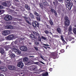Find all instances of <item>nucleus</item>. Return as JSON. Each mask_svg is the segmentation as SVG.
<instances>
[{
  "label": "nucleus",
  "instance_id": "13d9d810",
  "mask_svg": "<svg viewBox=\"0 0 76 76\" xmlns=\"http://www.w3.org/2000/svg\"><path fill=\"white\" fill-rule=\"evenodd\" d=\"M53 4L54 5H55V1H53Z\"/></svg>",
  "mask_w": 76,
  "mask_h": 76
},
{
  "label": "nucleus",
  "instance_id": "de8ad7c7",
  "mask_svg": "<svg viewBox=\"0 0 76 76\" xmlns=\"http://www.w3.org/2000/svg\"><path fill=\"white\" fill-rule=\"evenodd\" d=\"M34 49L36 50V51H38V48L36 47H34Z\"/></svg>",
  "mask_w": 76,
  "mask_h": 76
},
{
  "label": "nucleus",
  "instance_id": "0eeeda50",
  "mask_svg": "<svg viewBox=\"0 0 76 76\" xmlns=\"http://www.w3.org/2000/svg\"><path fill=\"white\" fill-rule=\"evenodd\" d=\"M14 38V36L13 35H10L7 37H6L5 38L7 40L9 41V40H12Z\"/></svg>",
  "mask_w": 76,
  "mask_h": 76
},
{
  "label": "nucleus",
  "instance_id": "4468645a",
  "mask_svg": "<svg viewBox=\"0 0 76 76\" xmlns=\"http://www.w3.org/2000/svg\"><path fill=\"white\" fill-rule=\"evenodd\" d=\"M8 67L9 70H15V67L14 66L9 65Z\"/></svg>",
  "mask_w": 76,
  "mask_h": 76
},
{
  "label": "nucleus",
  "instance_id": "ea45409f",
  "mask_svg": "<svg viewBox=\"0 0 76 76\" xmlns=\"http://www.w3.org/2000/svg\"><path fill=\"white\" fill-rule=\"evenodd\" d=\"M46 26L47 28H48V29H50V26L48 25H46Z\"/></svg>",
  "mask_w": 76,
  "mask_h": 76
},
{
  "label": "nucleus",
  "instance_id": "c85d7f7f",
  "mask_svg": "<svg viewBox=\"0 0 76 76\" xmlns=\"http://www.w3.org/2000/svg\"><path fill=\"white\" fill-rule=\"evenodd\" d=\"M39 5L40 7H41V8L42 9H43V5H42V4L41 3L40 4H39Z\"/></svg>",
  "mask_w": 76,
  "mask_h": 76
},
{
  "label": "nucleus",
  "instance_id": "2eb2a0df",
  "mask_svg": "<svg viewBox=\"0 0 76 76\" xmlns=\"http://www.w3.org/2000/svg\"><path fill=\"white\" fill-rule=\"evenodd\" d=\"M29 37L32 40H34V39H36V38L35 37V36L33 34H31L29 35Z\"/></svg>",
  "mask_w": 76,
  "mask_h": 76
},
{
  "label": "nucleus",
  "instance_id": "37998d69",
  "mask_svg": "<svg viewBox=\"0 0 76 76\" xmlns=\"http://www.w3.org/2000/svg\"><path fill=\"white\" fill-rule=\"evenodd\" d=\"M4 13V12H3V10H0V13Z\"/></svg>",
  "mask_w": 76,
  "mask_h": 76
},
{
  "label": "nucleus",
  "instance_id": "603ef678",
  "mask_svg": "<svg viewBox=\"0 0 76 76\" xmlns=\"http://www.w3.org/2000/svg\"><path fill=\"white\" fill-rule=\"evenodd\" d=\"M40 58L42 59V60H44V58H43V57L42 56H40Z\"/></svg>",
  "mask_w": 76,
  "mask_h": 76
},
{
  "label": "nucleus",
  "instance_id": "338daca9",
  "mask_svg": "<svg viewBox=\"0 0 76 76\" xmlns=\"http://www.w3.org/2000/svg\"><path fill=\"white\" fill-rule=\"evenodd\" d=\"M29 44H31V43L29 42Z\"/></svg>",
  "mask_w": 76,
  "mask_h": 76
},
{
  "label": "nucleus",
  "instance_id": "ddd939ff",
  "mask_svg": "<svg viewBox=\"0 0 76 76\" xmlns=\"http://www.w3.org/2000/svg\"><path fill=\"white\" fill-rule=\"evenodd\" d=\"M5 29H12L13 28V27L11 25H7L4 27Z\"/></svg>",
  "mask_w": 76,
  "mask_h": 76
},
{
  "label": "nucleus",
  "instance_id": "3c124183",
  "mask_svg": "<svg viewBox=\"0 0 76 76\" xmlns=\"http://www.w3.org/2000/svg\"><path fill=\"white\" fill-rule=\"evenodd\" d=\"M38 63H39L38 62H37L34 63V64H37V65H38Z\"/></svg>",
  "mask_w": 76,
  "mask_h": 76
},
{
  "label": "nucleus",
  "instance_id": "cd10ccee",
  "mask_svg": "<svg viewBox=\"0 0 76 76\" xmlns=\"http://www.w3.org/2000/svg\"><path fill=\"white\" fill-rule=\"evenodd\" d=\"M38 41H39V42H41V38L40 37V36H39L38 37Z\"/></svg>",
  "mask_w": 76,
  "mask_h": 76
},
{
  "label": "nucleus",
  "instance_id": "423d86ee",
  "mask_svg": "<svg viewBox=\"0 0 76 76\" xmlns=\"http://www.w3.org/2000/svg\"><path fill=\"white\" fill-rule=\"evenodd\" d=\"M13 52H14V51L12 50H10L9 52V53L10 54V57L11 58H15V55L13 53Z\"/></svg>",
  "mask_w": 76,
  "mask_h": 76
},
{
  "label": "nucleus",
  "instance_id": "e433bc0d",
  "mask_svg": "<svg viewBox=\"0 0 76 76\" xmlns=\"http://www.w3.org/2000/svg\"><path fill=\"white\" fill-rule=\"evenodd\" d=\"M60 52L61 53H63L64 52V49H62L60 50Z\"/></svg>",
  "mask_w": 76,
  "mask_h": 76
},
{
  "label": "nucleus",
  "instance_id": "7c9ffc66",
  "mask_svg": "<svg viewBox=\"0 0 76 76\" xmlns=\"http://www.w3.org/2000/svg\"><path fill=\"white\" fill-rule=\"evenodd\" d=\"M49 23L50 24L51 26L53 25V21L50 20L49 21Z\"/></svg>",
  "mask_w": 76,
  "mask_h": 76
},
{
  "label": "nucleus",
  "instance_id": "bb28decb",
  "mask_svg": "<svg viewBox=\"0 0 76 76\" xmlns=\"http://www.w3.org/2000/svg\"><path fill=\"white\" fill-rule=\"evenodd\" d=\"M33 33L35 35H36V36H39V34H38L35 31L33 32Z\"/></svg>",
  "mask_w": 76,
  "mask_h": 76
},
{
  "label": "nucleus",
  "instance_id": "9b49d317",
  "mask_svg": "<svg viewBox=\"0 0 76 76\" xmlns=\"http://www.w3.org/2000/svg\"><path fill=\"white\" fill-rule=\"evenodd\" d=\"M10 34V30H4L3 31V34L4 35H7Z\"/></svg>",
  "mask_w": 76,
  "mask_h": 76
},
{
  "label": "nucleus",
  "instance_id": "774afa93",
  "mask_svg": "<svg viewBox=\"0 0 76 76\" xmlns=\"http://www.w3.org/2000/svg\"><path fill=\"white\" fill-rule=\"evenodd\" d=\"M74 26L75 27H76V25H75Z\"/></svg>",
  "mask_w": 76,
  "mask_h": 76
},
{
  "label": "nucleus",
  "instance_id": "49530a36",
  "mask_svg": "<svg viewBox=\"0 0 76 76\" xmlns=\"http://www.w3.org/2000/svg\"><path fill=\"white\" fill-rule=\"evenodd\" d=\"M58 0L59 2H61V3H62V2H63V0Z\"/></svg>",
  "mask_w": 76,
  "mask_h": 76
},
{
  "label": "nucleus",
  "instance_id": "6e6552de",
  "mask_svg": "<svg viewBox=\"0 0 76 76\" xmlns=\"http://www.w3.org/2000/svg\"><path fill=\"white\" fill-rule=\"evenodd\" d=\"M73 6V3L71 2H69L66 4V7L68 8L69 10H70Z\"/></svg>",
  "mask_w": 76,
  "mask_h": 76
},
{
  "label": "nucleus",
  "instance_id": "b1692460",
  "mask_svg": "<svg viewBox=\"0 0 76 76\" xmlns=\"http://www.w3.org/2000/svg\"><path fill=\"white\" fill-rule=\"evenodd\" d=\"M61 40H62V41L64 43H66V41H65V40H64V38H63V36L61 35Z\"/></svg>",
  "mask_w": 76,
  "mask_h": 76
},
{
  "label": "nucleus",
  "instance_id": "4d7b16f0",
  "mask_svg": "<svg viewBox=\"0 0 76 76\" xmlns=\"http://www.w3.org/2000/svg\"><path fill=\"white\" fill-rule=\"evenodd\" d=\"M0 76H4V75L3 74H0Z\"/></svg>",
  "mask_w": 76,
  "mask_h": 76
},
{
  "label": "nucleus",
  "instance_id": "39448f33",
  "mask_svg": "<svg viewBox=\"0 0 76 76\" xmlns=\"http://www.w3.org/2000/svg\"><path fill=\"white\" fill-rule=\"evenodd\" d=\"M4 19L6 21H9L12 19V17L10 15H6Z\"/></svg>",
  "mask_w": 76,
  "mask_h": 76
},
{
  "label": "nucleus",
  "instance_id": "052dcab7",
  "mask_svg": "<svg viewBox=\"0 0 76 76\" xmlns=\"http://www.w3.org/2000/svg\"><path fill=\"white\" fill-rule=\"evenodd\" d=\"M29 57L30 58H31V57H32V56H29Z\"/></svg>",
  "mask_w": 76,
  "mask_h": 76
},
{
  "label": "nucleus",
  "instance_id": "4be33fe9",
  "mask_svg": "<svg viewBox=\"0 0 76 76\" xmlns=\"http://www.w3.org/2000/svg\"><path fill=\"white\" fill-rule=\"evenodd\" d=\"M25 7L26 9H27L28 10H30V7L29 6H28V5H25Z\"/></svg>",
  "mask_w": 76,
  "mask_h": 76
},
{
  "label": "nucleus",
  "instance_id": "09e8293b",
  "mask_svg": "<svg viewBox=\"0 0 76 76\" xmlns=\"http://www.w3.org/2000/svg\"><path fill=\"white\" fill-rule=\"evenodd\" d=\"M43 45H45V46H50L49 45H47V44H43Z\"/></svg>",
  "mask_w": 76,
  "mask_h": 76
},
{
  "label": "nucleus",
  "instance_id": "864d4df0",
  "mask_svg": "<svg viewBox=\"0 0 76 76\" xmlns=\"http://www.w3.org/2000/svg\"><path fill=\"white\" fill-rule=\"evenodd\" d=\"M49 70L50 72H51L52 70H53V69L52 68H50L49 69Z\"/></svg>",
  "mask_w": 76,
  "mask_h": 76
},
{
  "label": "nucleus",
  "instance_id": "1a4fd4ad",
  "mask_svg": "<svg viewBox=\"0 0 76 76\" xmlns=\"http://www.w3.org/2000/svg\"><path fill=\"white\" fill-rule=\"evenodd\" d=\"M72 26H70L69 27L68 35H70L71 34H73V33L72 32Z\"/></svg>",
  "mask_w": 76,
  "mask_h": 76
},
{
  "label": "nucleus",
  "instance_id": "f257e3e1",
  "mask_svg": "<svg viewBox=\"0 0 76 76\" xmlns=\"http://www.w3.org/2000/svg\"><path fill=\"white\" fill-rule=\"evenodd\" d=\"M9 47L11 49H12L13 51L15 52L17 54H20L21 53V52L20 50L15 48V46H14V45H13V43H11V44Z\"/></svg>",
  "mask_w": 76,
  "mask_h": 76
},
{
  "label": "nucleus",
  "instance_id": "a878e982",
  "mask_svg": "<svg viewBox=\"0 0 76 76\" xmlns=\"http://www.w3.org/2000/svg\"><path fill=\"white\" fill-rule=\"evenodd\" d=\"M2 5L4 6H7L8 4H7L6 3V2H3L2 3Z\"/></svg>",
  "mask_w": 76,
  "mask_h": 76
},
{
  "label": "nucleus",
  "instance_id": "69168bd1",
  "mask_svg": "<svg viewBox=\"0 0 76 76\" xmlns=\"http://www.w3.org/2000/svg\"><path fill=\"white\" fill-rule=\"evenodd\" d=\"M74 1L75 2V3H76V0H74Z\"/></svg>",
  "mask_w": 76,
  "mask_h": 76
},
{
  "label": "nucleus",
  "instance_id": "473e14b6",
  "mask_svg": "<svg viewBox=\"0 0 76 76\" xmlns=\"http://www.w3.org/2000/svg\"><path fill=\"white\" fill-rule=\"evenodd\" d=\"M70 0H65V3H70Z\"/></svg>",
  "mask_w": 76,
  "mask_h": 76
},
{
  "label": "nucleus",
  "instance_id": "bf43d9fd",
  "mask_svg": "<svg viewBox=\"0 0 76 76\" xmlns=\"http://www.w3.org/2000/svg\"><path fill=\"white\" fill-rule=\"evenodd\" d=\"M75 41H72V43H75Z\"/></svg>",
  "mask_w": 76,
  "mask_h": 76
},
{
  "label": "nucleus",
  "instance_id": "e2e57ef3",
  "mask_svg": "<svg viewBox=\"0 0 76 76\" xmlns=\"http://www.w3.org/2000/svg\"><path fill=\"white\" fill-rule=\"evenodd\" d=\"M10 59H7V61H10Z\"/></svg>",
  "mask_w": 76,
  "mask_h": 76
},
{
  "label": "nucleus",
  "instance_id": "a211bd4d",
  "mask_svg": "<svg viewBox=\"0 0 76 76\" xmlns=\"http://www.w3.org/2000/svg\"><path fill=\"white\" fill-rule=\"evenodd\" d=\"M31 67L33 70H36L37 69V66L35 65H33L31 66Z\"/></svg>",
  "mask_w": 76,
  "mask_h": 76
},
{
  "label": "nucleus",
  "instance_id": "412c9836",
  "mask_svg": "<svg viewBox=\"0 0 76 76\" xmlns=\"http://www.w3.org/2000/svg\"><path fill=\"white\" fill-rule=\"evenodd\" d=\"M0 52L1 54H3V53H4V49L3 48H0Z\"/></svg>",
  "mask_w": 76,
  "mask_h": 76
},
{
  "label": "nucleus",
  "instance_id": "9d476101",
  "mask_svg": "<svg viewBox=\"0 0 76 76\" xmlns=\"http://www.w3.org/2000/svg\"><path fill=\"white\" fill-rule=\"evenodd\" d=\"M23 66V63L22 61L19 62L17 64V66L20 68H22Z\"/></svg>",
  "mask_w": 76,
  "mask_h": 76
},
{
  "label": "nucleus",
  "instance_id": "a19ab883",
  "mask_svg": "<svg viewBox=\"0 0 76 76\" xmlns=\"http://www.w3.org/2000/svg\"><path fill=\"white\" fill-rule=\"evenodd\" d=\"M54 10H53V9H51L50 11L51 12H52V13H54Z\"/></svg>",
  "mask_w": 76,
  "mask_h": 76
},
{
  "label": "nucleus",
  "instance_id": "7ed1b4c3",
  "mask_svg": "<svg viewBox=\"0 0 76 76\" xmlns=\"http://www.w3.org/2000/svg\"><path fill=\"white\" fill-rule=\"evenodd\" d=\"M64 19L65 20L64 22L65 26H69L70 25V21H69L68 17L67 16L65 17Z\"/></svg>",
  "mask_w": 76,
  "mask_h": 76
},
{
  "label": "nucleus",
  "instance_id": "5701e85b",
  "mask_svg": "<svg viewBox=\"0 0 76 76\" xmlns=\"http://www.w3.org/2000/svg\"><path fill=\"white\" fill-rule=\"evenodd\" d=\"M30 16L31 19H34V15L32 13H30Z\"/></svg>",
  "mask_w": 76,
  "mask_h": 76
},
{
  "label": "nucleus",
  "instance_id": "0e129e2a",
  "mask_svg": "<svg viewBox=\"0 0 76 76\" xmlns=\"http://www.w3.org/2000/svg\"><path fill=\"white\" fill-rule=\"evenodd\" d=\"M51 63H50L49 64V65H50V66H51Z\"/></svg>",
  "mask_w": 76,
  "mask_h": 76
},
{
  "label": "nucleus",
  "instance_id": "c756f323",
  "mask_svg": "<svg viewBox=\"0 0 76 76\" xmlns=\"http://www.w3.org/2000/svg\"><path fill=\"white\" fill-rule=\"evenodd\" d=\"M36 19H37V20H38V21H40L41 20V18H40V17H37Z\"/></svg>",
  "mask_w": 76,
  "mask_h": 76
},
{
  "label": "nucleus",
  "instance_id": "dca6fc26",
  "mask_svg": "<svg viewBox=\"0 0 76 76\" xmlns=\"http://www.w3.org/2000/svg\"><path fill=\"white\" fill-rule=\"evenodd\" d=\"M0 69L2 71V72H6L7 70L6 68L4 67H1L0 68Z\"/></svg>",
  "mask_w": 76,
  "mask_h": 76
},
{
  "label": "nucleus",
  "instance_id": "20e7f679",
  "mask_svg": "<svg viewBox=\"0 0 76 76\" xmlns=\"http://www.w3.org/2000/svg\"><path fill=\"white\" fill-rule=\"evenodd\" d=\"M32 25L34 28H37H37H39V23L38 21H35L34 22H33L32 23Z\"/></svg>",
  "mask_w": 76,
  "mask_h": 76
},
{
  "label": "nucleus",
  "instance_id": "f8f14e48",
  "mask_svg": "<svg viewBox=\"0 0 76 76\" xmlns=\"http://www.w3.org/2000/svg\"><path fill=\"white\" fill-rule=\"evenodd\" d=\"M20 50L23 51H26L27 50V48L26 46H22L20 48Z\"/></svg>",
  "mask_w": 76,
  "mask_h": 76
},
{
  "label": "nucleus",
  "instance_id": "79ce46f5",
  "mask_svg": "<svg viewBox=\"0 0 76 76\" xmlns=\"http://www.w3.org/2000/svg\"><path fill=\"white\" fill-rule=\"evenodd\" d=\"M69 39H71V40H72V39H73V37H72L70 35L69 36Z\"/></svg>",
  "mask_w": 76,
  "mask_h": 76
},
{
  "label": "nucleus",
  "instance_id": "c03bdc74",
  "mask_svg": "<svg viewBox=\"0 0 76 76\" xmlns=\"http://www.w3.org/2000/svg\"><path fill=\"white\" fill-rule=\"evenodd\" d=\"M39 62L41 63H42V64H43L45 65V63H44L42 61H39Z\"/></svg>",
  "mask_w": 76,
  "mask_h": 76
},
{
  "label": "nucleus",
  "instance_id": "aec40b11",
  "mask_svg": "<svg viewBox=\"0 0 76 76\" xmlns=\"http://www.w3.org/2000/svg\"><path fill=\"white\" fill-rule=\"evenodd\" d=\"M43 5L45 6H48L49 4L48 3H47V2L45 1V2H43Z\"/></svg>",
  "mask_w": 76,
  "mask_h": 76
},
{
  "label": "nucleus",
  "instance_id": "680f3d73",
  "mask_svg": "<svg viewBox=\"0 0 76 76\" xmlns=\"http://www.w3.org/2000/svg\"><path fill=\"white\" fill-rule=\"evenodd\" d=\"M50 35H52V33H51V32H50Z\"/></svg>",
  "mask_w": 76,
  "mask_h": 76
},
{
  "label": "nucleus",
  "instance_id": "f03ea898",
  "mask_svg": "<svg viewBox=\"0 0 76 76\" xmlns=\"http://www.w3.org/2000/svg\"><path fill=\"white\" fill-rule=\"evenodd\" d=\"M23 61L25 62L26 65L27 66H29L31 64H32L31 62L30 61H29V59L27 57H25L23 59Z\"/></svg>",
  "mask_w": 76,
  "mask_h": 76
},
{
  "label": "nucleus",
  "instance_id": "f704fd0d",
  "mask_svg": "<svg viewBox=\"0 0 76 76\" xmlns=\"http://www.w3.org/2000/svg\"><path fill=\"white\" fill-rule=\"evenodd\" d=\"M44 32H45V34H48V33H49V31H48V30H45L44 31Z\"/></svg>",
  "mask_w": 76,
  "mask_h": 76
},
{
  "label": "nucleus",
  "instance_id": "c9c22d12",
  "mask_svg": "<svg viewBox=\"0 0 76 76\" xmlns=\"http://www.w3.org/2000/svg\"><path fill=\"white\" fill-rule=\"evenodd\" d=\"M73 31L75 34H76V28H75L73 29Z\"/></svg>",
  "mask_w": 76,
  "mask_h": 76
},
{
  "label": "nucleus",
  "instance_id": "58836bf2",
  "mask_svg": "<svg viewBox=\"0 0 76 76\" xmlns=\"http://www.w3.org/2000/svg\"><path fill=\"white\" fill-rule=\"evenodd\" d=\"M54 15L55 16H57V12L55 10H54Z\"/></svg>",
  "mask_w": 76,
  "mask_h": 76
},
{
  "label": "nucleus",
  "instance_id": "6ab92c4d",
  "mask_svg": "<svg viewBox=\"0 0 76 76\" xmlns=\"http://www.w3.org/2000/svg\"><path fill=\"white\" fill-rule=\"evenodd\" d=\"M42 75L43 76H46L48 75V72H46L45 73L43 72L42 74Z\"/></svg>",
  "mask_w": 76,
  "mask_h": 76
},
{
  "label": "nucleus",
  "instance_id": "72a5a7b5",
  "mask_svg": "<svg viewBox=\"0 0 76 76\" xmlns=\"http://www.w3.org/2000/svg\"><path fill=\"white\" fill-rule=\"evenodd\" d=\"M43 47L45 48L46 50H47V48H50V47H49L48 46H43Z\"/></svg>",
  "mask_w": 76,
  "mask_h": 76
},
{
  "label": "nucleus",
  "instance_id": "2f4dec72",
  "mask_svg": "<svg viewBox=\"0 0 76 76\" xmlns=\"http://www.w3.org/2000/svg\"><path fill=\"white\" fill-rule=\"evenodd\" d=\"M34 14L36 15V16H39V14L36 11H34Z\"/></svg>",
  "mask_w": 76,
  "mask_h": 76
},
{
  "label": "nucleus",
  "instance_id": "6e6d98bb",
  "mask_svg": "<svg viewBox=\"0 0 76 76\" xmlns=\"http://www.w3.org/2000/svg\"><path fill=\"white\" fill-rule=\"evenodd\" d=\"M23 18H24V19H27V18H26V16H24L23 17Z\"/></svg>",
  "mask_w": 76,
  "mask_h": 76
},
{
  "label": "nucleus",
  "instance_id": "8fccbe9b",
  "mask_svg": "<svg viewBox=\"0 0 76 76\" xmlns=\"http://www.w3.org/2000/svg\"><path fill=\"white\" fill-rule=\"evenodd\" d=\"M3 7L1 5H0V9H3Z\"/></svg>",
  "mask_w": 76,
  "mask_h": 76
},
{
  "label": "nucleus",
  "instance_id": "a18cd8bd",
  "mask_svg": "<svg viewBox=\"0 0 76 76\" xmlns=\"http://www.w3.org/2000/svg\"><path fill=\"white\" fill-rule=\"evenodd\" d=\"M36 45H38L39 44V42H36L35 43Z\"/></svg>",
  "mask_w": 76,
  "mask_h": 76
},
{
  "label": "nucleus",
  "instance_id": "4c0bfd02",
  "mask_svg": "<svg viewBox=\"0 0 76 76\" xmlns=\"http://www.w3.org/2000/svg\"><path fill=\"white\" fill-rule=\"evenodd\" d=\"M41 38L42 39H44V40H45L46 39V37H44L43 36H42Z\"/></svg>",
  "mask_w": 76,
  "mask_h": 76
},
{
  "label": "nucleus",
  "instance_id": "5fc2aeb1",
  "mask_svg": "<svg viewBox=\"0 0 76 76\" xmlns=\"http://www.w3.org/2000/svg\"><path fill=\"white\" fill-rule=\"evenodd\" d=\"M18 42H17V41H15V42H14V44H17Z\"/></svg>",
  "mask_w": 76,
  "mask_h": 76
},
{
  "label": "nucleus",
  "instance_id": "f3484780",
  "mask_svg": "<svg viewBox=\"0 0 76 76\" xmlns=\"http://www.w3.org/2000/svg\"><path fill=\"white\" fill-rule=\"evenodd\" d=\"M57 31L59 34H61V30L59 28H58L56 29Z\"/></svg>",
  "mask_w": 76,
  "mask_h": 76
},
{
  "label": "nucleus",
  "instance_id": "393cba45",
  "mask_svg": "<svg viewBox=\"0 0 76 76\" xmlns=\"http://www.w3.org/2000/svg\"><path fill=\"white\" fill-rule=\"evenodd\" d=\"M25 22H26V23L28 24L29 25H31V23H30V22H29V20H27V19H26L25 20Z\"/></svg>",
  "mask_w": 76,
  "mask_h": 76
}]
</instances>
